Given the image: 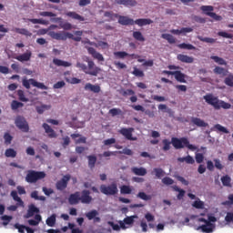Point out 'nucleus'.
<instances>
[{
  "instance_id": "ddd939ff",
  "label": "nucleus",
  "mask_w": 233,
  "mask_h": 233,
  "mask_svg": "<svg viewBox=\"0 0 233 233\" xmlns=\"http://www.w3.org/2000/svg\"><path fill=\"white\" fill-rule=\"evenodd\" d=\"M118 23H119V25H122L123 26H128V25L132 26L135 25V20L132 18H129L128 16L119 15Z\"/></svg>"
},
{
  "instance_id": "a878e982",
  "label": "nucleus",
  "mask_w": 233,
  "mask_h": 233,
  "mask_svg": "<svg viewBox=\"0 0 233 233\" xmlns=\"http://www.w3.org/2000/svg\"><path fill=\"white\" fill-rule=\"evenodd\" d=\"M66 15L67 17H71V19H75L76 21H80V22L85 21V17L83 15H81L74 11H69V12L66 13Z\"/></svg>"
},
{
  "instance_id": "bb28decb",
  "label": "nucleus",
  "mask_w": 233,
  "mask_h": 233,
  "mask_svg": "<svg viewBox=\"0 0 233 233\" xmlns=\"http://www.w3.org/2000/svg\"><path fill=\"white\" fill-rule=\"evenodd\" d=\"M177 59L180 61L181 63H194V57L188 56L187 55L179 54L177 56Z\"/></svg>"
},
{
  "instance_id": "412c9836",
  "label": "nucleus",
  "mask_w": 233,
  "mask_h": 233,
  "mask_svg": "<svg viewBox=\"0 0 233 233\" xmlns=\"http://www.w3.org/2000/svg\"><path fill=\"white\" fill-rule=\"evenodd\" d=\"M173 76L177 83H187V75L181 71H174Z\"/></svg>"
},
{
  "instance_id": "f8f14e48",
  "label": "nucleus",
  "mask_w": 233,
  "mask_h": 233,
  "mask_svg": "<svg viewBox=\"0 0 233 233\" xmlns=\"http://www.w3.org/2000/svg\"><path fill=\"white\" fill-rule=\"evenodd\" d=\"M87 52L94 59H96L97 61H105V57L103 55L96 50L94 47H86Z\"/></svg>"
},
{
  "instance_id": "ea45409f",
  "label": "nucleus",
  "mask_w": 233,
  "mask_h": 233,
  "mask_svg": "<svg viewBox=\"0 0 233 233\" xmlns=\"http://www.w3.org/2000/svg\"><path fill=\"white\" fill-rule=\"evenodd\" d=\"M162 39H166L169 45H175L176 43V37L170 34H162L161 35Z\"/></svg>"
},
{
  "instance_id": "4be33fe9",
  "label": "nucleus",
  "mask_w": 233,
  "mask_h": 233,
  "mask_svg": "<svg viewBox=\"0 0 233 233\" xmlns=\"http://www.w3.org/2000/svg\"><path fill=\"white\" fill-rule=\"evenodd\" d=\"M39 208H37L34 204H31L28 208L27 213L25 216V219L33 218L35 214H38Z\"/></svg>"
},
{
  "instance_id": "a18cd8bd",
  "label": "nucleus",
  "mask_w": 233,
  "mask_h": 233,
  "mask_svg": "<svg viewBox=\"0 0 233 233\" xmlns=\"http://www.w3.org/2000/svg\"><path fill=\"white\" fill-rule=\"evenodd\" d=\"M50 108H52V106L50 105H42V106H36L35 110L37 114H43L44 112H46V110H50Z\"/></svg>"
},
{
  "instance_id": "39448f33",
  "label": "nucleus",
  "mask_w": 233,
  "mask_h": 233,
  "mask_svg": "<svg viewBox=\"0 0 233 233\" xmlns=\"http://www.w3.org/2000/svg\"><path fill=\"white\" fill-rule=\"evenodd\" d=\"M100 192L105 196H116L119 189H117V184L116 182L111 183L110 185L102 184L100 186Z\"/></svg>"
},
{
  "instance_id": "603ef678",
  "label": "nucleus",
  "mask_w": 233,
  "mask_h": 233,
  "mask_svg": "<svg viewBox=\"0 0 233 233\" xmlns=\"http://www.w3.org/2000/svg\"><path fill=\"white\" fill-rule=\"evenodd\" d=\"M162 144H163L162 150L164 152H168V150H170V145H172V142H170L168 139H163Z\"/></svg>"
},
{
  "instance_id": "bf43d9fd",
  "label": "nucleus",
  "mask_w": 233,
  "mask_h": 233,
  "mask_svg": "<svg viewBox=\"0 0 233 233\" xmlns=\"http://www.w3.org/2000/svg\"><path fill=\"white\" fill-rule=\"evenodd\" d=\"M109 114H111L113 117H116V116H121V114H123V111L119 108H112L109 110Z\"/></svg>"
},
{
  "instance_id": "79ce46f5",
  "label": "nucleus",
  "mask_w": 233,
  "mask_h": 233,
  "mask_svg": "<svg viewBox=\"0 0 233 233\" xmlns=\"http://www.w3.org/2000/svg\"><path fill=\"white\" fill-rule=\"evenodd\" d=\"M197 38H198V41H201L202 43H208L209 45H214V43H216L215 38L203 37L201 35H198Z\"/></svg>"
},
{
  "instance_id": "2eb2a0df",
  "label": "nucleus",
  "mask_w": 233,
  "mask_h": 233,
  "mask_svg": "<svg viewBox=\"0 0 233 233\" xmlns=\"http://www.w3.org/2000/svg\"><path fill=\"white\" fill-rule=\"evenodd\" d=\"M134 219H137V215L127 217L123 221H119L121 228H127V226L125 225H134Z\"/></svg>"
},
{
  "instance_id": "58836bf2",
  "label": "nucleus",
  "mask_w": 233,
  "mask_h": 233,
  "mask_svg": "<svg viewBox=\"0 0 233 233\" xmlns=\"http://www.w3.org/2000/svg\"><path fill=\"white\" fill-rule=\"evenodd\" d=\"M172 188L175 192H178L177 196V198L178 200H181L183 199V198H185L186 191L184 189L179 188V187L177 186H172Z\"/></svg>"
},
{
  "instance_id": "052dcab7",
  "label": "nucleus",
  "mask_w": 233,
  "mask_h": 233,
  "mask_svg": "<svg viewBox=\"0 0 233 233\" xmlns=\"http://www.w3.org/2000/svg\"><path fill=\"white\" fill-rule=\"evenodd\" d=\"M224 83L227 86H233V75L229 74L228 76L225 78Z\"/></svg>"
},
{
  "instance_id": "a19ab883",
  "label": "nucleus",
  "mask_w": 233,
  "mask_h": 233,
  "mask_svg": "<svg viewBox=\"0 0 233 233\" xmlns=\"http://www.w3.org/2000/svg\"><path fill=\"white\" fill-rule=\"evenodd\" d=\"M28 21L32 23L33 25H48V21L45 20L43 18H29Z\"/></svg>"
},
{
  "instance_id": "49530a36",
  "label": "nucleus",
  "mask_w": 233,
  "mask_h": 233,
  "mask_svg": "<svg viewBox=\"0 0 233 233\" xmlns=\"http://www.w3.org/2000/svg\"><path fill=\"white\" fill-rule=\"evenodd\" d=\"M133 37L136 41H140V43H144L145 41V36H143V34L140 31H134Z\"/></svg>"
},
{
  "instance_id": "de8ad7c7",
  "label": "nucleus",
  "mask_w": 233,
  "mask_h": 233,
  "mask_svg": "<svg viewBox=\"0 0 233 233\" xmlns=\"http://www.w3.org/2000/svg\"><path fill=\"white\" fill-rule=\"evenodd\" d=\"M137 198H138V199H143V201H150V199H152V196L147 195L145 192H138Z\"/></svg>"
},
{
  "instance_id": "6e6d98bb",
  "label": "nucleus",
  "mask_w": 233,
  "mask_h": 233,
  "mask_svg": "<svg viewBox=\"0 0 233 233\" xmlns=\"http://www.w3.org/2000/svg\"><path fill=\"white\" fill-rule=\"evenodd\" d=\"M46 225L48 227H54V225H56V215H52L50 216L46 221Z\"/></svg>"
},
{
  "instance_id": "0eeeda50",
  "label": "nucleus",
  "mask_w": 233,
  "mask_h": 233,
  "mask_svg": "<svg viewBox=\"0 0 233 233\" xmlns=\"http://www.w3.org/2000/svg\"><path fill=\"white\" fill-rule=\"evenodd\" d=\"M15 125L22 130V132H28L30 130V127L28 126V122L24 116H18L15 120Z\"/></svg>"
},
{
  "instance_id": "13d9d810",
  "label": "nucleus",
  "mask_w": 233,
  "mask_h": 233,
  "mask_svg": "<svg viewBox=\"0 0 233 233\" xmlns=\"http://www.w3.org/2000/svg\"><path fill=\"white\" fill-rule=\"evenodd\" d=\"M214 128H216V130H218V132H223V134H229L228 129H227V127H225L219 124L215 125Z\"/></svg>"
},
{
  "instance_id": "473e14b6",
  "label": "nucleus",
  "mask_w": 233,
  "mask_h": 233,
  "mask_svg": "<svg viewBox=\"0 0 233 233\" xmlns=\"http://www.w3.org/2000/svg\"><path fill=\"white\" fill-rule=\"evenodd\" d=\"M30 83L32 86H35L36 88H40V90H48V86H45L41 82L35 81L34 78H30Z\"/></svg>"
},
{
  "instance_id": "cd10ccee",
  "label": "nucleus",
  "mask_w": 233,
  "mask_h": 233,
  "mask_svg": "<svg viewBox=\"0 0 233 233\" xmlns=\"http://www.w3.org/2000/svg\"><path fill=\"white\" fill-rule=\"evenodd\" d=\"M154 21L150 18H138L135 20V25H137L138 26H147V25H152Z\"/></svg>"
},
{
  "instance_id": "37998d69",
  "label": "nucleus",
  "mask_w": 233,
  "mask_h": 233,
  "mask_svg": "<svg viewBox=\"0 0 233 233\" xmlns=\"http://www.w3.org/2000/svg\"><path fill=\"white\" fill-rule=\"evenodd\" d=\"M177 48H180L181 50H196V46L187 43L177 45Z\"/></svg>"
},
{
  "instance_id": "4c0bfd02",
  "label": "nucleus",
  "mask_w": 233,
  "mask_h": 233,
  "mask_svg": "<svg viewBox=\"0 0 233 233\" xmlns=\"http://www.w3.org/2000/svg\"><path fill=\"white\" fill-rule=\"evenodd\" d=\"M87 160L89 168H95L96 163L97 162V157H96V155H89L87 156Z\"/></svg>"
},
{
  "instance_id": "5701e85b",
  "label": "nucleus",
  "mask_w": 233,
  "mask_h": 233,
  "mask_svg": "<svg viewBox=\"0 0 233 233\" xmlns=\"http://www.w3.org/2000/svg\"><path fill=\"white\" fill-rule=\"evenodd\" d=\"M42 127H43L46 134L48 135V137H51V138L57 137V134H56V131H54V129H52V127H50V126L48 124L44 123L42 125Z\"/></svg>"
},
{
  "instance_id": "7ed1b4c3",
  "label": "nucleus",
  "mask_w": 233,
  "mask_h": 233,
  "mask_svg": "<svg viewBox=\"0 0 233 233\" xmlns=\"http://www.w3.org/2000/svg\"><path fill=\"white\" fill-rule=\"evenodd\" d=\"M171 145L176 148V150H180V148H185V147L192 151L198 150V147L190 144V141H188V138L187 137H172Z\"/></svg>"
},
{
  "instance_id": "4468645a",
  "label": "nucleus",
  "mask_w": 233,
  "mask_h": 233,
  "mask_svg": "<svg viewBox=\"0 0 233 233\" xmlns=\"http://www.w3.org/2000/svg\"><path fill=\"white\" fill-rule=\"evenodd\" d=\"M15 59H16V61H20V63L30 61V59H32V51L26 50L25 53L15 56Z\"/></svg>"
},
{
  "instance_id": "9d476101",
  "label": "nucleus",
  "mask_w": 233,
  "mask_h": 233,
  "mask_svg": "<svg viewBox=\"0 0 233 233\" xmlns=\"http://www.w3.org/2000/svg\"><path fill=\"white\" fill-rule=\"evenodd\" d=\"M80 201L84 205H89V203H92V196H90V191L88 189L82 190Z\"/></svg>"
},
{
  "instance_id": "f704fd0d",
  "label": "nucleus",
  "mask_w": 233,
  "mask_h": 233,
  "mask_svg": "<svg viewBox=\"0 0 233 233\" xmlns=\"http://www.w3.org/2000/svg\"><path fill=\"white\" fill-rule=\"evenodd\" d=\"M14 32L20 34V35H25L26 37H32V33L25 28L15 27Z\"/></svg>"
},
{
  "instance_id": "774afa93",
  "label": "nucleus",
  "mask_w": 233,
  "mask_h": 233,
  "mask_svg": "<svg viewBox=\"0 0 233 233\" xmlns=\"http://www.w3.org/2000/svg\"><path fill=\"white\" fill-rule=\"evenodd\" d=\"M225 221L227 223H233V213L232 212H228L226 217H225Z\"/></svg>"
},
{
  "instance_id": "20e7f679",
  "label": "nucleus",
  "mask_w": 233,
  "mask_h": 233,
  "mask_svg": "<svg viewBox=\"0 0 233 233\" xmlns=\"http://www.w3.org/2000/svg\"><path fill=\"white\" fill-rule=\"evenodd\" d=\"M46 177L45 171L29 170L25 176V181L27 183H37L41 179Z\"/></svg>"
},
{
  "instance_id": "c03bdc74",
  "label": "nucleus",
  "mask_w": 233,
  "mask_h": 233,
  "mask_svg": "<svg viewBox=\"0 0 233 233\" xmlns=\"http://www.w3.org/2000/svg\"><path fill=\"white\" fill-rule=\"evenodd\" d=\"M221 182L224 187H232L230 184L232 182V178L228 175L223 176L221 177Z\"/></svg>"
},
{
  "instance_id": "f03ea898",
  "label": "nucleus",
  "mask_w": 233,
  "mask_h": 233,
  "mask_svg": "<svg viewBox=\"0 0 233 233\" xmlns=\"http://www.w3.org/2000/svg\"><path fill=\"white\" fill-rule=\"evenodd\" d=\"M203 99L206 101L208 105H210L215 108V110H221V108H224V110H228L232 107V105L230 103H227L223 100H219L218 96H215L212 94H207L203 96Z\"/></svg>"
},
{
  "instance_id": "0e129e2a",
  "label": "nucleus",
  "mask_w": 233,
  "mask_h": 233,
  "mask_svg": "<svg viewBox=\"0 0 233 233\" xmlns=\"http://www.w3.org/2000/svg\"><path fill=\"white\" fill-rule=\"evenodd\" d=\"M195 158L197 163L201 164L205 159V156L202 153H196Z\"/></svg>"
},
{
  "instance_id": "f257e3e1",
  "label": "nucleus",
  "mask_w": 233,
  "mask_h": 233,
  "mask_svg": "<svg viewBox=\"0 0 233 233\" xmlns=\"http://www.w3.org/2000/svg\"><path fill=\"white\" fill-rule=\"evenodd\" d=\"M86 61L87 62V66L81 62H76V68H80L82 72L86 73L87 76H93L94 77H97L99 76L101 69L96 66L93 60L86 57Z\"/></svg>"
},
{
  "instance_id": "a211bd4d",
  "label": "nucleus",
  "mask_w": 233,
  "mask_h": 233,
  "mask_svg": "<svg viewBox=\"0 0 233 233\" xmlns=\"http://www.w3.org/2000/svg\"><path fill=\"white\" fill-rule=\"evenodd\" d=\"M190 32H194L192 27H182L181 29H171L170 34H174V35H181V34H190Z\"/></svg>"
},
{
  "instance_id": "c85d7f7f",
  "label": "nucleus",
  "mask_w": 233,
  "mask_h": 233,
  "mask_svg": "<svg viewBox=\"0 0 233 233\" xmlns=\"http://www.w3.org/2000/svg\"><path fill=\"white\" fill-rule=\"evenodd\" d=\"M151 176H155L157 179H161V177H164L165 176V170L161 167H155L151 171Z\"/></svg>"
},
{
  "instance_id": "393cba45",
  "label": "nucleus",
  "mask_w": 233,
  "mask_h": 233,
  "mask_svg": "<svg viewBox=\"0 0 233 233\" xmlns=\"http://www.w3.org/2000/svg\"><path fill=\"white\" fill-rule=\"evenodd\" d=\"M191 123H193V125H196V127H208V123L205 122L203 119L199 118V117H191Z\"/></svg>"
},
{
  "instance_id": "09e8293b",
  "label": "nucleus",
  "mask_w": 233,
  "mask_h": 233,
  "mask_svg": "<svg viewBox=\"0 0 233 233\" xmlns=\"http://www.w3.org/2000/svg\"><path fill=\"white\" fill-rule=\"evenodd\" d=\"M23 106H25V104H23L17 100H13L11 103L12 110H17L18 108H23Z\"/></svg>"
},
{
  "instance_id": "69168bd1",
  "label": "nucleus",
  "mask_w": 233,
  "mask_h": 233,
  "mask_svg": "<svg viewBox=\"0 0 233 233\" xmlns=\"http://www.w3.org/2000/svg\"><path fill=\"white\" fill-rule=\"evenodd\" d=\"M162 183L164 185H174V179H172L170 177H166L162 178Z\"/></svg>"
},
{
  "instance_id": "f3484780",
  "label": "nucleus",
  "mask_w": 233,
  "mask_h": 233,
  "mask_svg": "<svg viewBox=\"0 0 233 233\" xmlns=\"http://www.w3.org/2000/svg\"><path fill=\"white\" fill-rule=\"evenodd\" d=\"M81 193L76 191L69 196L68 201L69 205H77L81 201Z\"/></svg>"
},
{
  "instance_id": "338daca9",
  "label": "nucleus",
  "mask_w": 233,
  "mask_h": 233,
  "mask_svg": "<svg viewBox=\"0 0 233 233\" xmlns=\"http://www.w3.org/2000/svg\"><path fill=\"white\" fill-rule=\"evenodd\" d=\"M15 228H17L19 233H25V230H26V226L16 223L15 224Z\"/></svg>"
},
{
  "instance_id": "6e6552de",
  "label": "nucleus",
  "mask_w": 233,
  "mask_h": 233,
  "mask_svg": "<svg viewBox=\"0 0 233 233\" xmlns=\"http://www.w3.org/2000/svg\"><path fill=\"white\" fill-rule=\"evenodd\" d=\"M70 175L64 176L60 180L56 183V190L63 192L68 187V181H70Z\"/></svg>"
},
{
  "instance_id": "4d7b16f0",
  "label": "nucleus",
  "mask_w": 233,
  "mask_h": 233,
  "mask_svg": "<svg viewBox=\"0 0 233 233\" xmlns=\"http://www.w3.org/2000/svg\"><path fill=\"white\" fill-rule=\"evenodd\" d=\"M211 59L215 61V63H218V65H224L227 66V61L225 59L219 57V56H211Z\"/></svg>"
},
{
  "instance_id": "680f3d73",
  "label": "nucleus",
  "mask_w": 233,
  "mask_h": 233,
  "mask_svg": "<svg viewBox=\"0 0 233 233\" xmlns=\"http://www.w3.org/2000/svg\"><path fill=\"white\" fill-rule=\"evenodd\" d=\"M132 74L133 76H136V77H145V73L142 70H139L137 67L134 68Z\"/></svg>"
},
{
  "instance_id": "c9c22d12",
  "label": "nucleus",
  "mask_w": 233,
  "mask_h": 233,
  "mask_svg": "<svg viewBox=\"0 0 233 233\" xmlns=\"http://www.w3.org/2000/svg\"><path fill=\"white\" fill-rule=\"evenodd\" d=\"M42 220V217L39 214H36L35 216V219H29L27 221L28 225H30L31 227H37V225H39V223H41Z\"/></svg>"
},
{
  "instance_id": "e2e57ef3",
  "label": "nucleus",
  "mask_w": 233,
  "mask_h": 233,
  "mask_svg": "<svg viewBox=\"0 0 233 233\" xmlns=\"http://www.w3.org/2000/svg\"><path fill=\"white\" fill-rule=\"evenodd\" d=\"M1 219L3 222V225L5 227H6V225H8V223H10V221H12V216H7V215H4L1 217Z\"/></svg>"
},
{
  "instance_id": "864d4df0",
  "label": "nucleus",
  "mask_w": 233,
  "mask_h": 233,
  "mask_svg": "<svg viewBox=\"0 0 233 233\" xmlns=\"http://www.w3.org/2000/svg\"><path fill=\"white\" fill-rule=\"evenodd\" d=\"M17 96H18L19 101H22L23 103H28V98L25 96V91L18 90Z\"/></svg>"
},
{
  "instance_id": "dca6fc26",
  "label": "nucleus",
  "mask_w": 233,
  "mask_h": 233,
  "mask_svg": "<svg viewBox=\"0 0 233 233\" xmlns=\"http://www.w3.org/2000/svg\"><path fill=\"white\" fill-rule=\"evenodd\" d=\"M84 89L87 92H93V94H99L101 92V86L99 85H92L91 83H86Z\"/></svg>"
},
{
  "instance_id": "3c124183",
  "label": "nucleus",
  "mask_w": 233,
  "mask_h": 233,
  "mask_svg": "<svg viewBox=\"0 0 233 233\" xmlns=\"http://www.w3.org/2000/svg\"><path fill=\"white\" fill-rule=\"evenodd\" d=\"M114 56L116 59H125V57H128V53L125 51H116L114 53Z\"/></svg>"
},
{
  "instance_id": "9b49d317",
  "label": "nucleus",
  "mask_w": 233,
  "mask_h": 233,
  "mask_svg": "<svg viewBox=\"0 0 233 233\" xmlns=\"http://www.w3.org/2000/svg\"><path fill=\"white\" fill-rule=\"evenodd\" d=\"M99 216V212H97V210L93 209L87 213H86V217L87 218V219L89 221H94V223H101V218L98 217Z\"/></svg>"
},
{
  "instance_id": "8fccbe9b",
  "label": "nucleus",
  "mask_w": 233,
  "mask_h": 233,
  "mask_svg": "<svg viewBox=\"0 0 233 233\" xmlns=\"http://www.w3.org/2000/svg\"><path fill=\"white\" fill-rule=\"evenodd\" d=\"M5 157H15L17 156V151L14 148H7L5 152Z\"/></svg>"
},
{
  "instance_id": "5fc2aeb1",
  "label": "nucleus",
  "mask_w": 233,
  "mask_h": 233,
  "mask_svg": "<svg viewBox=\"0 0 233 233\" xmlns=\"http://www.w3.org/2000/svg\"><path fill=\"white\" fill-rule=\"evenodd\" d=\"M120 194H132V187L127 185L122 186L120 187Z\"/></svg>"
},
{
  "instance_id": "c756f323",
  "label": "nucleus",
  "mask_w": 233,
  "mask_h": 233,
  "mask_svg": "<svg viewBox=\"0 0 233 233\" xmlns=\"http://www.w3.org/2000/svg\"><path fill=\"white\" fill-rule=\"evenodd\" d=\"M177 161L178 163H187V165H194V163H196V160H194V157L190 155L184 157H178Z\"/></svg>"
},
{
  "instance_id": "2f4dec72",
  "label": "nucleus",
  "mask_w": 233,
  "mask_h": 233,
  "mask_svg": "<svg viewBox=\"0 0 233 233\" xmlns=\"http://www.w3.org/2000/svg\"><path fill=\"white\" fill-rule=\"evenodd\" d=\"M131 172H133L135 176H147V168L145 167H132Z\"/></svg>"
},
{
  "instance_id": "e433bc0d",
  "label": "nucleus",
  "mask_w": 233,
  "mask_h": 233,
  "mask_svg": "<svg viewBox=\"0 0 233 233\" xmlns=\"http://www.w3.org/2000/svg\"><path fill=\"white\" fill-rule=\"evenodd\" d=\"M214 74H217L218 76H221V77H225L228 74V70L220 67V66H216L213 70Z\"/></svg>"
},
{
  "instance_id": "6ab92c4d",
  "label": "nucleus",
  "mask_w": 233,
  "mask_h": 233,
  "mask_svg": "<svg viewBox=\"0 0 233 233\" xmlns=\"http://www.w3.org/2000/svg\"><path fill=\"white\" fill-rule=\"evenodd\" d=\"M214 228H216V226L210 222H208V224L198 227V230H201L204 233H212L214 232Z\"/></svg>"
},
{
  "instance_id": "aec40b11",
  "label": "nucleus",
  "mask_w": 233,
  "mask_h": 233,
  "mask_svg": "<svg viewBox=\"0 0 233 233\" xmlns=\"http://www.w3.org/2000/svg\"><path fill=\"white\" fill-rule=\"evenodd\" d=\"M50 37L52 39H56V41H66V35H65V32H58L56 33L54 31H51L49 33Z\"/></svg>"
},
{
  "instance_id": "423d86ee",
  "label": "nucleus",
  "mask_w": 233,
  "mask_h": 233,
  "mask_svg": "<svg viewBox=\"0 0 233 233\" xmlns=\"http://www.w3.org/2000/svg\"><path fill=\"white\" fill-rule=\"evenodd\" d=\"M200 10L205 14V15H208L215 21H221L223 17L214 13V6L212 5H201Z\"/></svg>"
},
{
  "instance_id": "b1692460",
  "label": "nucleus",
  "mask_w": 233,
  "mask_h": 233,
  "mask_svg": "<svg viewBox=\"0 0 233 233\" xmlns=\"http://www.w3.org/2000/svg\"><path fill=\"white\" fill-rule=\"evenodd\" d=\"M116 5H123V6H137L136 0H115Z\"/></svg>"
},
{
  "instance_id": "72a5a7b5",
  "label": "nucleus",
  "mask_w": 233,
  "mask_h": 233,
  "mask_svg": "<svg viewBox=\"0 0 233 233\" xmlns=\"http://www.w3.org/2000/svg\"><path fill=\"white\" fill-rule=\"evenodd\" d=\"M53 63L56 66H65L66 68L68 67V66H72V64L70 62L63 61V60L58 59V58H54Z\"/></svg>"
},
{
  "instance_id": "1a4fd4ad",
  "label": "nucleus",
  "mask_w": 233,
  "mask_h": 233,
  "mask_svg": "<svg viewBox=\"0 0 233 233\" xmlns=\"http://www.w3.org/2000/svg\"><path fill=\"white\" fill-rule=\"evenodd\" d=\"M134 132V127H123L119 130V134H121V136H124V137H126V139H127L128 141H136V137H132V134Z\"/></svg>"
},
{
  "instance_id": "7c9ffc66",
  "label": "nucleus",
  "mask_w": 233,
  "mask_h": 233,
  "mask_svg": "<svg viewBox=\"0 0 233 233\" xmlns=\"http://www.w3.org/2000/svg\"><path fill=\"white\" fill-rule=\"evenodd\" d=\"M11 197L13 198L14 201L17 202L16 205L18 207H25V202L23 201V199H21V198H19V196L17 195V191H11Z\"/></svg>"
}]
</instances>
